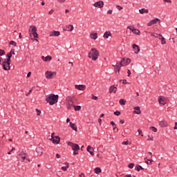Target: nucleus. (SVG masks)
Instances as JSON below:
<instances>
[{"instance_id": "ea45409f", "label": "nucleus", "mask_w": 177, "mask_h": 177, "mask_svg": "<svg viewBox=\"0 0 177 177\" xmlns=\"http://www.w3.org/2000/svg\"><path fill=\"white\" fill-rule=\"evenodd\" d=\"M5 55V50L0 49V56H3Z\"/></svg>"}, {"instance_id": "bf43d9fd", "label": "nucleus", "mask_w": 177, "mask_h": 177, "mask_svg": "<svg viewBox=\"0 0 177 177\" xmlns=\"http://www.w3.org/2000/svg\"><path fill=\"white\" fill-rule=\"evenodd\" d=\"M78 154V151H73V156H77Z\"/></svg>"}, {"instance_id": "20e7f679", "label": "nucleus", "mask_w": 177, "mask_h": 177, "mask_svg": "<svg viewBox=\"0 0 177 177\" xmlns=\"http://www.w3.org/2000/svg\"><path fill=\"white\" fill-rule=\"evenodd\" d=\"M3 69L6 71L8 70H10V61H8L7 59H4L2 63Z\"/></svg>"}, {"instance_id": "338daca9", "label": "nucleus", "mask_w": 177, "mask_h": 177, "mask_svg": "<svg viewBox=\"0 0 177 177\" xmlns=\"http://www.w3.org/2000/svg\"><path fill=\"white\" fill-rule=\"evenodd\" d=\"M120 122L121 124H124V122H125V120H120Z\"/></svg>"}, {"instance_id": "c9c22d12", "label": "nucleus", "mask_w": 177, "mask_h": 177, "mask_svg": "<svg viewBox=\"0 0 177 177\" xmlns=\"http://www.w3.org/2000/svg\"><path fill=\"white\" fill-rule=\"evenodd\" d=\"M10 45H12L13 46H17V44L15 41H10Z\"/></svg>"}, {"instance_id": "680f3d73", "label": "nucleus", "mask_w": 177, "mask_h": 177, "mask_svg": "<svg viewBox=\"0 0 177 177\" xmlns=\"http://www.w3.org/2000/svg\"><path fill=\"white\" fill-rule=\"evenodd\" d=\"M138 134H139V135H141V134H142V130H140V129H138Z\"/></svg>"}, {"instance_id": "f03ea898", "label": "nucleus", "mask_w": 177, "mask_h": 177, "mask_svg": "<svg viewBox=\"0 0 177 177\" xmlns=\"http://www.w3.org/2000/svg\"><path fill=\"white\" fill-rule=\"evenodd\" d=\"M47 103H49L50 106H53V104H56L57 101L59 100V95H50L48 97L46 98Z\"/></svg>"}, {"instance_id": "6ab92c4d", "label": "nucleus", "mask_w": 177, "mask_h": 177, "mask_svg": "<svg viewBox=\"0 0 177 177\" xmlns=\"http://www.w3.org/2000/svg\"><path fill=\"white\" fill-rule=\"evenodd\" d=\"M159 125L161 127V128H165L168 127V122H167L165 120H162L159 122Z\"/></svg>"}, {"instance_id": "aec40b11", "label": "nucleus", "mask_w": 177, "mask_h": 177, "mask_svg": "<svg viewBox=\"0 0 177 177\" xmlns=\"http://www.w3.org/2000/svg\"><path fill=\"white\" fill-rule=\"evenodd\" d=\"M87 151L90 153L91 156H95V153L93 152L94 151L93 147H91V145H88L87 147Z\"/></svg>"}, {"instance_id": "c85d7f7f", "label": "nucleus", "mask_w": 177, "mask_h": 177, "mask_svg": "<svg viewBox=\"0 0 177 177\" xmlns=\"http://www.w3.org/2000/svg\"><path fill=\"white\" fill-rule=\"evenodd\" d=\"M131 63V59L127 58V59H124V62H122V66H128Z\"/></svg>"}, {"instance_id": "9d476101", "label": "nucleus", "mask_w": 177, "mask_h": 177, "mask_svg": "<svg viewBox=\"0 0 177 177\" xmlns=\"http://www.w3.org/2000/svg\"><path fill=\"white\" fill-rule=\"evenodd\" d=\"M158 21L160 23V21H161V20L158 18H155L152 20H151L148 24H147V26L149 27L153 26V24H156V23H158Z\"/></svg>"}, {"instance_id": "e2e57ef3", "label": "nucleus", "mask_w": 177, "mask_h": 177, "mask_svg": "<svg viewBox=\"0 0 177 177\" xmlns=\"http://www.w3.org/2000/svg\"><path fill=\"white\" fill-rule=\"evenodd\" d=\"M111 125H112V127H115V123H114L113 121H111Z\"/></svg>"}, {"instance_id": "6e6d98bb", "label": "nucleus", "mask_w": 177, "mask_h": 177, "mask_svg": "<svg viewBox=\"0 0 177 177\" xmlns=\"http://www.w3.org/2000/svg\"><path fill=\"white\" fill-rule=\"evenodd\" d=\"M122 144L125 145H129V141H123Z\"/></svg>"}, {"instance_id": "4468645a", "label": "nucleus", "mask_w": 177, "mask_h": 177, "mask_svg": "<svg viewBox=\"0 0 177 177\" xmlns=\"http://www.w3.org/2000/svg\"><path fill=\"white\" fill-rule=\"evenodd\" d=\"M51 140L55 145H59V143H60V137L56 136L54 138L51 139Z\"/></svg>"}, {"instance_id": "4be33fe9", "label": "nucleus", "mask_w": 177, "mask_h": 177, "mask_svg": "<svg viewBox=\"0 0 177 177\" xmlns=\"http://www.w3.org/2000/svg\"><path fill=\"white\" fill-rule=\"evenodd\" d=\"M133 109L135 110V111H133V113L135 114H142V111H140V106H135Z\"/></svg>"}, {"instance_id": "58836bf2", "label": "nucleus", "mask_w": 177, "mask_h": 177, "mask_svg": "<svg viewBox=\"0 0 177 177\" xmlns=\"http://www.w3.org/2000/svg\"><path fill=\"white\" fill-rule=\"evenodd\" d=\"M128 167L130 168V169H132V168H133V167H135V164L133 163H130Z\"/></svg>"}, {"instance_id": "5fc2aeb1", "label": "nucleus", "mask_w": 177, "mask_h": 177, "mask_svg": "<svg viewBox=\"0 0 177 177\" xmlns=\"http://www.w3.org/2000/svg\"><path fill=\"white\" fill-rule=\"evenodd\" d=\"M31 92H32V88H30L29 90V91L28 92V93L26 94V96H28V95H30L31 93Z\"/></svg>"}, {"instance_id": "a19ab883", "label": "nucleus", "mask_w": 177, "mask_h": 177, "mask_svg": "<svg viewBox=\"0 0 177 177\" xmlns=\"http://www.w3.org/2000/svg\"><path fill=\"white\" fill-rule=\"evenodd\" d=\"M158 102H159L160 104H165V103L163 102L164 100H162V98H160L158 100Z\"/></svg>"}, {"instance_id": "5701e85b", "label": "nucleus", "mask_w": 177, "mask_h": 177, "mask_svg": "<svg viewBox=\"0 0 177 177\" xmlns=\"http://www.w3.org/2000/svg\"><path fill=\"white\" fill-rule=\"evenodd\" d=\"M90 38L94 40L97 39V32H91L90 34Z\"/></svg>"}, {"instance_id": "473e14b6", "label": "nucleus", "mask_w": 177, "mask_h": 177, "mask_svg": "<svg viewBox=\"0 0 177 177\" xmlns=\"http://www.w3.org/2000/svg\"><path fill=\"white\" fill-rule=\"evenodd\" d=\"M95 174H100L102 172V169L100 167H95Z\"/></svg>"}, {"instance_id": "4c0bfd02", "label": "nucleus", "mask_w": 177, "mask_h": 177, "mask_svg": "<svg viewBox=\"0 0 177 177\" xmlns=\"http://www.w3.org/2000/svg\"><path fill=\"white\" fill-rule=\"evenodd\" d=\"M151 131H152L153 132H157V128H156L155 127H150Z\"/></svg>"}, {"instance_id": "79ce46f5", "label": "nucleus", "mask_w": 177, "mask_h": 177, "mask_svg": "<svg viewBox=\"0 0 177 177\" xmlns=\"http://www.w3.org/2000/svg\"><path fill=\"white\" fill-rule=\"evenodd\" d=\"M13 150H16V148L12 147V149L10 151L8 152V154L9 156H10L12 154V151H13Z\"/></svg>"}, {"instance_id": "b1692460", "label": "nucleus", "mask_w": 177, "mask_h": 177, "mask_svg": "<svg viewBox=\"0 0 177 177\" xmlns=\"http://www.w3.org/2000/svg\"><path fill=\"white\" fill-rule=\"evenodd\" d=\"M103 37H104V38H105V39H107L109 38V37H111V32H110V30L106 31L104 33Z\"/></svg>"}, {"instance_id": "de8ad7c7", "label": "nucleus", "mask_w": 177, "mask_h": 177, "mask_svg": "<svg viewBox=\"0 0 177 177\" xmlns=\"http://www.w3.org/2000/svg\"><path fill=\"white\" fill-rule=\"evenodd\" d=\"M66 107L67 109H68V110H71V109H73V105H68V104H66Z\"/></svg>"}, {"instance_id": "f3484780", "label": "nucleus", "mask_w": 177, "mask_h": 177, "mask_svg": "<svg viewBox=\"0 0 177 177\" xmlns=\"http://www.w3.org/2000/svg\"><path fill=\"white\" fill-rule=\"evenodd\" d=\"M59 35H60L59 31L53 30L50 32L49 37H59Z\"/></svg>"}, {"instance_id": "dca6fc26", "label": "nucleus", "mask_w": 177, "mask_h": 177, "mask_svg": "<svg viewBox=\"0 0 177 177\" xmlns=\"http://www.w3.org/2000/svg\"><path fill=\"white\" fill-rule=\"evenodd\" d=\"M36 152L37 153L38 156H42V153H44V148H42V147H37Z\"/></svg>"}, {"instance_id": "7ed1b4c3", "label": "nucleus", "mask_w": 177, "mask_h": 177, "mask_svg": "<svg viewBox=\"0 0 177 177\" xmlns=\"http://www.w3.org/2000/svg\"><path fill=\"white\" fill-rule=\"evenodd\" d=\"M125 62V58L122 59L121 62L120 63H116V65L115 66V73H120L121 71V67L124 66L122 65V63Z\"/></svg>"}, {"instance_id": "603ef678", "label": "nucleus", "mask_w": 177, "mask_h": 177, "mask_svg": "<svg viewBox=\"0 0 177 177\" xmlns=\"http://www.w3.org/2000/svg\"><path fill=\"white\" fill-rule=\"evenodd\" d=\"M112 13H113V10H109L107 11V14H108V15H112Z\"/></svg>"}, {"instance_id": "393cba45", "label": "nucleus", "mask_w": 177, "mask_h": 177, "mask_svg": "<svg viewBox=\"0 0 177 177\" xmlns=\"http://www.w3.org/2000/svg\"><path fill=\"white\" fill-rule=\"evenodd\" d=\"M66 100L68 101L67 104L69 106H74L73 102V98L71 97L68 96L66 97Z\"/></svg>"}, {"instance_id": "cd10ccee", "label": "nucleus", "mask_w": 177, "mask_h": 177, "mask_svg": "<svg viewBox=\"0 0 177 177\" xmlns=\"http://www.w3.org/2000/svg\"><path fill=\"white\" fill-rule=\"evenodd\" d=\"M70 127L73 131H75L77 132V125L71 122H69Z\"/></svg>"}, {"instance_id": "8fccbe9b", "label": "nucleus", "mask_w": 177, "mask_h": 177, "mask_svg": "<svg viewBox=\"0 0 177 177\" xmlns=\"http://www.w3.org/2000/svg\"><path fill=\"white\" fill-rule=\"evenodd\" d=\"M10 53H11L12 55H16V53H15V49H11Z\"/></svg>"}, {"instance_id": "a211bd4d", "label": "nucleus", "mask_w": 177, "mask_h": 177, "mask_svg": "<svg viewBox=\"0 0 177 177\" xmlns=\"http://www.w3.org/2000/svg\"><path fill=\"white\" fill-rule=\"evenodd\" d=\"M117 92V87L115 85H112L109 88V93H115Z\"/></svg>"}, {"instance_id": "ddd939ff", "label": "nucleus", "mask_w": 177, "mask_h": 177, "mask_svg": "<svg viewBox=\"0 0 177 177\" xmlns=\"http://www.w3.org/2000/svg\"><path fill=\"white\" fill-rule=\"evenodd\" d=\"M75 89H78L79 91H85V89H86V86L84 84H80V85L76 84L75 86Z\"/></svg>"}, {"instance_id": "72a5a7b5", "label": "nucleus", "mask_w": 177, "mask_h": 177, "mask_svg": "<svg viewBox=\"0 0 177 177\" xmlns=\"http://www.w3.org/2000/svg\"><path fill=\"white\" fill-rule=\"evenodd\" d=\"M6 57H8L6 60H8V62H10V59H12V53H8Z\"/></svg>"}, {"instance_id": "7c9ffc66", "label": "nucleus", "mask_w": 177, "mask_h": 177, "mask_svg": "<svg viewBox=\"0 0 177 177\" xmlns=\"http://www.w3.org/2000/svg\"><path fill=\"white\" fill-rule=\"evenodd\" d=\"M119 103L121 106H125V104H127V100H125L124 99H120L119 100Z\"/></svg>"}, {"instance_id": "2f4dec72", "label": "nucleus", "mask_w": 177, "mask_h": 177, "mask_svg": "<svg viewBox=\"0 0 177 177\" xmlns=\"http://www.w3.org/2000/svg\"><path fill=\"white\" fill-rule=\"evenodd\" d=\"M73 107L75 109V111H80L81 110V106L80 105H73Z\"/></svg>"}, {"instance_id": "0eeeda50", "label": "nucleus", "mask_w": 177, "mask_h": 177, "mask_svg": "<svg viewBox=\"0 0 177 177\" xmlns=\"http://www.w3.org/2000/svg\"><path fill=\"white\" fill-rule=\"evenodd\" d=\"M127 28L132 31L133 34H135L136 35H140V30H139V29L135 28V26H127Z\"/></svg>"}, {"instance_id": "49530a36", "label": "nucleus", "mask_w": 177, "mask_h": 177, "mask_svg": "<svg viewBox=\"0 0 177 177\" xmlns=\"http://www.w3.org/2000/svg\"><path fill=\"white\" fill-rule=\"evenodd\" d=\"M120 114H121V112H120L118 111H116L114 112L115 115H120Z\"/></svg>"}, {"instance_id": "39448f33", "label": "nucleus", "mask_w": 177, "mask_h": 177, "mask_svg": "<svg viewBox=\"0 0 177 177\" xmlns=\"http://www.w3.org/2000/svg\"><path fill=\"white\" fill-rule=\"evenodd\" d=\"M68 146H70L73 151H78L80 150V145L78 144L68 142Z\"/></svg>"}, {"instance_id": "bb28decb", "label": "nucleus", "mask_w": 177, "mask_h": 177, "mask_svg": "<svg viewBox=\"0 0 177 177\" xmlns=\"http://www.w3.org/2000/svg\"><path fill=\"white\" fill-rule=\"evenodd\" d=\"M64 164L65 166H62V168H61V169H62V171H67V169H68L69 165H68V162H65V163H64Z\"/></svg>"}, {"instance_id": "f257e3e1", "label": "nucleus", "mask_w": 177, "mask_h": 177, "mask_svg": "<svg viewBox=\"0 0 177 177\" xmlns=\"http://www.w3.org/2000/svg\"><path fill=\"white\" fill-rule=\"evenodd\" d=\"M100 53L95 48H91V51L88 53V58L93 60V62H96L97 58L99 57Z\"/></svg>"}, {"instance_id": "0e129e2a", "label": "nucleus", "mask_w": 177, "mask_h": 177, "mask_svg": "<svg viewBox=\"0 0 177 177\" xmlns=\"http://www.w3.org/2000/svg\"><path fill=\"white\" fill-rule=\"evenodd\" d=\"M174 129H177V122H175V127H174Z\"/></svg>"}, {"instance_id": "69168bd1", "label": "nucleus", "mask_w": 177, "mask_h": 177, "mask_svg": "<svg viewBox=\"0 0 177 177\" xmlns=\"http://www.w3.org/2000/svg\"><path fill=\"white\" fill-rule=\"evenodd\" d=\"M56 158H60V154L57 153L56 154Z\"/></svg>"}, {"instance_id": "2eb2a0df", "label": "nucleus", "mask_w": 177, "mask_h": 177, "mask_svg": "<svg viewBox=\"0 0 177 177\" xmlns=\"http://www.w3.org/2000/svg\"><path fill=\"white\" fill-rule=\"evenodd\" d=\"M132 48L133 49H134V50H136L134 53H136V55H138V53L140 52V48L137 44H133Z\"/></svg>"}, {"instance_id": "9b49d317", "label": "nucleus", "mask_w": 177, "mask_h": 177, "mask_svg": "<svg viewBox=\"0 0 177 177\" xmlns=\"http://www.w3.org/2000/svg\"><path fill=\"white\" fill-rule=\"evenodd\" d=\"M21 158L23 162H30V158H28V156H27L26 153H23L21 156Z\"/></svg>"}, {"instance_id": "37998d69", "label": "nucleus", "mask_w": 177, "mask_h": 177, "mask_svg": "<svg viewBox=\"0 0 177 177\" xmlns=\"http://www.w3.org/2000/svg\"><path fill=\"white\" fill-rule=\"evenodd\" d=\"M116 8H117L118 10H122V9H123V8L121 7V6H119V5H117Z\"/></svg>"}, {"instance_id": "a878e982", "label": "nucleus", "mask_w": 177, "mask_h": 177, "mask_svg": "<svg viewBox=\"0 0 177 177\" xmlns=\"http://www.w3.org/2000/svg\"><path fill=\"white\" fill-rule=\"evenodd\" d=\"M41 59L44 62H50V60H52V57L50 55H48L46 57L42 56Z\"/></svg>"}, {"instance_id": "09e8293b", "label": "nucleus", "mask_w": 177, "mask_h": 177, "mask_svg": "<svg viewBox=\"0 0 177 177\" xmlns=\"http://www.w3.org/2000/svg\"><path fill=\"white\" fill-rule=\"evenodd\" d=\"M36 111L37 112V115H41V111L38 109H36Z\"/></svg>"}, {"instance_id": "c03bdc74", "label": "nucleus", "mask_w": 177, "mask_h": 177, "mask_svg": "<svg viewBox=\"0 0 177 177\" xmlns=\"http://www.w3.org/2000/svg\"><path fill=\"white\" fill-rule=\"evenodd\" d=\"M91 99L93 100H97V96H95L93 94H92V97Z\"/></svg>"}, {"instance_id": "774afa93", "label": "nucleus", "mask_w": 177, "mask_h": 177, "mask_svg": "<svg viewBox=\"0 0 177 177\" xmlns=\"http://www.w3.org/2000/svg\"><path fill=\"white\" fill-rule=\"evenodd\" d=\"M124 177H133V176L131 174H129V175L124 176Z\"/></svg>"}, {"instance_id": "13d9d810", "label": "nucleus", "mask_w": 177, "mask_h": 177, "mask_svg": "<svg viewBox=\"0 0 177 177\" xmlns=\"http://www.w3.org/2000/svg\"><path fill=\"white\" fill-rule=\"evenodd\" d=\"M26 77L27 78L31 77V72H28Z\"/></svg>"}, {"instance_id": "e433bc0d", "label": "nucleus", "mask_w": 177, "mask_h": 177, "mask_svg": "<svg viewBox=\"0 0 177 177\" xmlns=\"http://www.w3.org/2000/svg\"><path fill=\"white\" fill-rule=\"evenodd\" d=\"M145 160L147 164H151L152 162V161H153V160H150V159L147 160V158H145Z\"/></svg>"}, {"instance_id": "412c9836", "label": "nucleus", "mask_w": 177, "mask_h": 177, "mask_svg": "<svg viewBox=\"0 0 177 177\" xmlns=\"http://www.w3.org/2000/svg\"><path fill=\"white\" fill-rule=\"evenodd\" d=\"M158 37V39H160L162 45H165V44H167V41H165V38L162 37V35L159 34Z\"/></svg>"}, {"instance_id": "1a4fd4ad", "label": "nucleus", "mask_w": 177, "mask_h": 177, "mask_svg": "<svg viewBox=\"0 0 177 177\" xmlns=\"http://www.w3.org/2000/svg\"><path fill=\"white\" fill-rule=\"evenodd\" d=\"M93 6L95 8H99L100 9H102L103 6H104V2L103 1H99L93 4Z\"/></svg>"}, {"instance_id": "6e6552de", "label": "nucleus", "mask_w": 177, "mask_h": 177, "mask_svg": "<svg viewBox=\"0 0 177 177\" xmlns=\"http://www.w3.org/2000/svg\"><path fill=\"white\" fill-rule=\"evenodd\" d=\"M30 28V30H31L34 38H38V33H37V27H35V26H31Z\"/></svg>"}, {"instance_id": "a18cd8bd", "label": "nucleus", "mask_w": 177, "mask_h": 177, "mask_svg": "<svg viewBox=\"0 0 177 177\" xmlns=\"http://www.w3.org/2000/svg\"><path fill=\"white\" fill-rule=\"evenodd\" d=\"M151 37H155V38H159L160 37V36H158V35H157V34L151 33Z\"/></svg>"}, {"instance_id": "c756f323", "label": "nucleus", "mask_w": 177, "mask_h": 177, "mask_svg": "<svg viewBox=\"0 0 177 177\" xmlns=\"http://www.w3.org/2000/svg\"><path fill=\"white\" fill-rule=\"evenodd\" d=\"M139 12L141 15H143V13H149V10L146 8H141L139 10Z\"/></svg>"}, {"instance_id": "052dcab7", "label": "nucleus", "mask_w": 177, "mask_h": 177, "mask_svg": "<svg viewBox=\"0 0 177 177\" xmlns=\"http://www.w3.org/2000/svg\"><path fill=\"white\" fill-rule=\"evenodd\" d=\"M48 15H53V10H50L48 12Z\"/></svg>"}, {"instance_id": "3c124183", "label": "nucleus", "mask_w": 177, "mask_h": 177, "mask_svg": "<svg viewBox=\"0 0 177 177\" xmlns=\"http://www.w3.org/2000/svg\"><path fill=\"white\" fill-rule=\"evenodd\" d=\"M120 82H122V84H127V80H120Z\"/></svg>"}, {"instance_id": "f704fd0d", "label": "nucleus", "mask_w": 177, "mask_h": 177, "mask_svg": "<svg viewBox=\"0 0 177 177\" xmlns=\"http://www.w3.org/2000/svg\"><path fill=\"white\" fill-rule=\"evenodd\" d=\"M135 169L136 171H140V169H143L142 167L139 165H137L136 167H135Z\"/></svg>"}, {"instance_id": "864d4df0", "label": "nucleus", "mask_w": 177, "mask_h": 177, "mask_svg": "<svg viewBox=\"0 0 177 177\" xmlns=\"http://www.w3.org/2000/svg\"><path fill=\"white\" fill-rule=\"evenodd\" d=\"M58 2L59 3H64L66 2V0H58Z\"/></svg>"}, {"instance_id": "4d7b16f0", "label": "nucleus", "mask_w": 177, "mask_h": 177, "mask_svg": "<svg viewBox=\"0 0 177 177\" xmlns=\"http://www.w3.org/2000/svg\"><path fill=\"white\" fill-rule=\"evenodd\" d=\"M127 75L129 77L131 75V70L128 69L127 71Z\"/></svg>"}, {"instance_id": "f8f14e48", "label": "nucleus", "mask_w": 177, "mask_h": 177, "mask_svg": "<svg viewBox=\"0 0 177 177\" xmlns=\"http://www.w3.org/2000/svg\"><path fill=\"white\" fill-rule=\"evenodd\" d=\"M63 31H73L74 26L73 25H67L62 28Z\"/></svg>"}, {"instance_id": "423d86ee", "label": "nucleus", "mask_w": 177, "mask_h": 177, "mask_svg": "<svg viewBox=\"0 0 177 177\" xmlns=\"http://www.w3.org/2000/svg\"><path fill=\"white\" fill-rule=\"evenodd\" d=\"M45 75H46V78H47V80H52V78H53V77H55L56 72H51V71H47L45 73Z\"/></svg>"}]
</instances>
